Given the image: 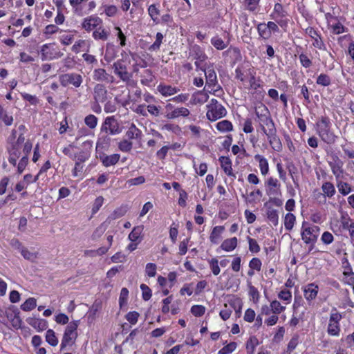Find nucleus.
I'll return each mask as SVG.
<instances>
[{
  "instance_id": "2eb2a0df",
  "label": "nucleus",
  "mask_w": 354,
  "mask_h": 354,
  "mask_svg": "<svg viewBox=\"0 0 354 354\" xmlns=\"http://www.w3.org/2000/svg\"><path fill=\"white\" fill-rule=\"evenodd\" d=\"M120 158V156L117 153L112 154L111 156L102 153L100 156V159L102 161L103 165L106 167L115 165L119 161Z\"/></svg>"
},
{
  "instance_id": "ddd939ff",
  "label": "nucleus",
  "mask_w": 354,
  "mask_h": 354,
  "mask_svg": "<svg viewBox=\"0 0 354 354\" xmlns=\"http://www.w3.org/2000/svg\"><path fill=\"white\" fill-rule=\"evenodd\" d=\"M27 323L35 328L36 330L43 331L48 327V322L44 319H37L36 317H28L26 319Z\"/></svg>"
},
{
  "instance_id": "dca6fc26",
  "label": "nucleus",
  "mask_w": 354,
  "mask_h": 354,
  "mask_svg": "<svg viewBox=\"0 0 354 354\" xmlns=\"http://www.w3.org/2000/svg\"><path fill=\"white\" fill-rule=\"evenodd\" d=\"M266 185L268 187L266 189L268 195H277L279 193V184L277 179L270 177L266 182Z\"/></svg>"
},
{
  "instance_id": "6ab92c4d",
  "label": "nucleus",
  "mask_w": 354,
  "mask_h": 354,
  "mask_svg": "<svg viewBox=\"0 0 354 354\" xmlns=\"http://www.w3.org/2000/svg\"><path fill=\"white\" fill-rule=\"evenodd\" d=\"M344 268L343 274L344 276V282L349 285H354V272H353L352 268L350 264H346L345 266H342Z\"/></svg>"
},
{
  "instance_id": "2f4dec72",
  "label": "nucleus",
  "mask_w": 354,
  "mask_h": 354,
  "mask_svg": "<svg viewBox=\"0 0 354 354\" xmlns=\"http://www.w3.org/2000/svg\"><path fill=\"white\" fill-rule=\"evenodd\" d=\"M144 226L143 225H138L136 227H134L132 231L129 234V239L132 242L136 241L138 240L140 234L143 232Z\"/></svg>"
},
{
  "instance_id": "412c9836",
  "label": "nucleus",
  "mask_w": 354,
  "mask_h": 354,
  "mask_svg": "<svg viewBox=\"0 0 354 354\" xmlns=\"http://www.w3.org/2000/svg\"><path fill=\"white\" fill-rule=\"evenodd\" d=\"M318 286L313 283L308 284L304 289V297L307 300L314 299L317 295Z\"/></svg>"
},
{
  "instance_id": "37998d69",
  "label": "nucleus",
  "mask_w": 354,
  "mask_h": 354,
  "mask_svg": "<svg viewBox=\"0 0 354 354\" xmlns=\"http://www.w3.org/2000/svg\"><path fill=\"white\" fill-rule=\"evenodd\" d=\"M162 39H163L162 34L160 33V32H158L156 34V41H155V42L153 44H151L149 46V50H150V51H156V50H159L160 46V45L162 44Z\"/></svg>"
},
{
  "instance_id": "bb28decb",
  "label": "nucleus",
  "mask_w": 354,
  "mask_h": 354,
  "mask_svg": "<svg viewBox=\"0 0 354 354\" xmlns=\"http://www.w3.org/2000/svg\"><path fill=\"white\" fill-rule=\"evenodd\" d=\"M224 229L223 226H216L213 228L209 236L210 241L212 243L216 244L218 242L221 234L223 232Z\"/></svg>"
},
{
  "instance_id": "a18cd8bd",
  "label": "nucleus",
  "mask_w": 354,
  "mask_h": 354,
  "mask_svg": "<svg viewBox=\"0 0 354 354\" xmlns=\"http://www.w3.org/2000/svg\"><path fill=\"white\" fill-rule=\"evenodd\" d=\"M317 84L327 86L330 84L331 80L330 77L326 74H321L318 76L316 81Z\"/></svg>"
},
{
  "instance_id": "b1692460",
  "label": "nucleus",
  "mask_w": 354,
  "mask_h": 354,
  "mask_svg": "<svg viewBox=\"0 0 354 354\" xmlns=\"http://www.w3.org/2000/svg\"><path fill=\"white\" fill-rule=\"evenodd\" d=\"M237 245V239L233 237L225 239L221 244V248L225 251L230 252L236 248Z\"/></svg>"
},
{
  "instance_id": "c03bdc74",
  "label": "nucleus",
  "mask_w": 354,
  "mask_h": 354,
  "mask_svg": "<svg viewBox=\"0 0 354 354\" xmlns=\"http://www.w3.org/2000/svg\"><path fill=\"white\" fill-rule=\"evenodd\" d=\"M339 192L344 196L348 194L351 192V187L348 183L340 181L337 184Z\"/></svg>"
},
{
  "instance_id": "680f3d73",
  "label": "nucleus",
  "mask_w": 354,
  "mask_h": 354,
  "mask_svg": "<svg viewBox=\"0 0 354 354\" xmlns=\"http://www.w3.org/2000/svg\"><path fill=\"white\" fill-rule=\"evenodd\" d=\"M156 265L155 263H149L146 266V273L149 277H155L156 274Z\"/></svg>"
},
{
  "instance_id": "c85d7f7f",
  "label": "nucleus",
  "mask_w": 354,
  "mask_h": 354,
  "mask_svg": "<svg viewBox=\"0 0 354 354\" xmlns=\"http://www.w3.org/2000/svg\"><path fill=\"white\" fill-rule=\"evenodd\" d=\"M109 75L104 68L95 69L93 71V79L96 81H108Z\"/></svg>"
},
{
  "instance_id": "338daca9",
  "label": "nucleus",
  "mask_w": 354,
  "mask_h": 354,
  "mask_svg": "<svg viewBox=\"0 0 354 354\" xmlns=\"http://www.w3.org/2000/svg\"><path fill=\"white\" fill-rule=\"evenodd\" d=\"M21 147H17V145H12L11 147L8 148L9 155L12 157L19 158L21 155Z\"/></svg>"
},
{
  "instance_id": "f704fd0d",
  "label": "nucleus",
  "mask_w": 354,
  "mask_h": 354,
  "mask_svg": "<svg viewBox=\"0 0 354 354\" xmlns=\"http://www.w3.org/2000/svg\"><path fill=\"white\" fill-rule=\"evenodd\" d=\"M46 341L52 346H55L58 344V339L55 336V333L52 329H48L46 334Z\"/></svg>"
},
{
  "instance_id": "4468645a",
  "label": "nucleus",
  "mask_w": 354,
  "mask_h": 354,
  "mask_svg": "<svg viewBox=\"0 0 354 354\" xmlns=\"http://www.w3.org/2000/svg\"><path fill=\"white\" fill-rule=\"evenodd\" d=\"M20 312L19 309L12 306V313H7V317L10 319L12 325L15 328H20L21 327L22 320L19 317Z\"/></svg>"
},
{
  "instance_id": "72a5a7b5",
  "label": "nucleus",
  "mask_w": 354,
  "mask_h": 354,
  "mask_svg": "<svg viewBox=\"0 0 354 354\" xmlns=\"http://www.w3.org/2000/svg\"><path fill=\"white\" fill-rule=\"evenodd\" d=\"M322 191L324 195L330 198L335 194V189L334 185L330 182H326L322 185Z\"/></svg>"
},
{
  "instance_id": "7c9ffc66",
  "label": "nucleus",
  "mask_w": 354,
  "mask_h": 354,
  "mask_svg": "<svg viewBox=\"0 0 354 354\" xmlns=\"http://www.w3.org/2000/svg\"><path fill=\"white\" fill-rule=\"evenodd\" d=\"M126 135L129 139H137L140 137L141 131L132 123L127 131Z\"/></svg>"
},
{
  "instance_id": "7ed1b4c3",
  "label": "nucleus",
  "mask_w": 354,
  "mask_h": 354,
  "mask_svg": "<svg viewBox=\"0 0 354 354\" xmlns=\"http://www.w3.org/2000/svg\"><path fill=\"white\" fill-rule=\"evenodd\" d=\"M79 321L71 322L66 327L62 339L60 350L63 351L67 346H72L75 344L77 337V327Z\"/></svg>"
},
{
  "instance_id": "1a4fd4ad",
  "label": "nucleus",
  "mask_w": 354,
  "mask_h": 354,
  "mask_svg": "<svg viewBox=\"0 0 354 354\" xmlns=\"http://www.w3.org/2000/svg\"><path fill=\"white\" fill-rule=\"evenodd\" d=\"M52 44H46L42 46L41 48V55L42 60L53 59L57 57H61L63 56V53L61 52H54L53 50H50Z\"/></svg>"
},
{
  "instance_id": "774afa93",
  "label": "nucleus",
  "mask_w": 354,
  "mask_h": 354,
  "mask_svg": "<svg viewBox=\"0 0 354 354\" xmlns=\"http://www.w3.org/2000/svg\"><path fill=\"white\" fill-rule=\"evenodd\" d=\"M28 158L27 156H24L20 160V161L18 164V167H17V170H18L19 174H21L24 171V170L25 169V167H26V165L28 164Z\"/></svg>"
},
{
  "instance_id": "cd10ccee",
  "label": "nucleus",
  "mask_w": 354,
  "mask_h": 354,
  "mask_svg": "<svg viewBox=\"0 0 354 354\" xmlns=\"http://www.w3.org/2000/svg\"><path fill=\"white\" fill-rule=\"evenodd\" d=\"M257 30L259 35L264 39H267L271 37L270 30L265 23H261L257 26Z\"/></svg>"
},
{
  "instance_id": "13d9d810",
  "label": "nucleus",
  "mask_w": 354,
  "mask_h": 354,
  "mask_svg": "<svg viewBox=\"0 0 354 354\" xmlns=\"http://www.w3.org/2000/svg\"><path fill=\"white\" fill-rule=\"evenodd\" d=\"M248 238V242H249V250L250 252L253 253H257L260 251V247L259 244L257 243V241L255 239H253L250 237Z\"/></svg>"
},
{
  "instance_id": "aec40b11",
  "label": "nucleus",
  "mask_w": 354,
  "mask_h": 354,
  "mask_svg": "<svg viewBox=\"0 0 354 354\" xmlns=\"http://www.w3.org/2000/svg\"><path fill=\"white\" fill-rule=\"evenodd\" d=\"M101 19L99 17H93L84 19L82 27L86 30H91L93 28H96L100 23Z\"/></svg>"
},
{
  "instance_id": "4c0bfd02",
  "label": "nucleus",
  "mask_w": 354,
  "mask_h": 354,
  "mask_svg": "<svg viewBox=\"0 0 354 354\" xmlns=\"http://www.w3.org/2000/svg\"><path fill=\"white\" fill-rule=\"evenodd\" d=\"M36 299L33 297H30L21 305V308L24 311H30L36 307Z\"/></svg>"
},
{
  "instance_id": "393cba45",
  "label": "nucleus",
  "mask_w": 354,
  "mask_h": 354,
  "mask_svg": "<svg viewBox=\"0 0 354 354\" xmlns=\"http://www.w3.org/2000/svg\"><path fill=\"white\" fill-rule=\"evenodd\" d=\"M255 160L259 162V168L262 175L266 176L269 170V165L268 160L262 156L257 154L254 156Z\"/></svg>"
},
{
  "instance_id": "a878e982",
  "label": "nucleus",
  "mask_w": 354,
  "mask_h": 354,
  "mask_svg": "<svg viewBox=\"0 0 354 354\" xmlns=\"http://www.w3.org/2000/svg\"><path fill=\"white\" fill-rule=\"evenodd\" d=\"M158 90L162 95L165 96L172 95L179 91V89H177L175 87L162 84L158 86Z\"/></svg>"
},
{
  "instance_id": "0eeeda50",
  "label": "nucleus",
  "mask_w": 354,
  "mask_h": 354,
  "mask_svg": "<svg viewBox=\"0 0 354 354\" xmlns=\"http://www.w3.org/2000/svg\"><path fill=\"white\" fill-rule=\"evenodd\" d=\"M101 131L106 133L109 131V133L113 135L120 132L119 124L114 116L108 117L105 119L102 124Z\"/></svg>"
},
{
  "instance_id": "9d476101",
  "label": "nucleus",
  "mask_w": 354,
  "mask_h": 354,
  "mask_svg": "<svg viewBox=\"0 0 354 354\" xmlns=\"http://www.w3.org/2000/svg\"><path fill=\"white\" fill-rule=\"evenodd\" d=\"M190 53L192 54V56H193V57L196 59V66L201 69V67H203L202 66V63L204 62L207 58L205 53L201 50L200 46L196 45L192 47Z\"/></svg>"
},
{
  "instance_id": "f257e3e1",
  "label": "nucleus",
  "mask_w": 354,
  "mask_h": 354,
  "mask_svg": "<svg viewBox=\"0 0 354 354\" xmlns=\"http://www.w3.org/2000/svg\"><path fill=\"white\" fill-rule=\"evenodd\" d=\"M317 131L321 139L328 145L334 144L337 136L330 131V120L327 117H322L317 123Z\"/></svg>"
},
{
  "instance_id": "39448f33",
  "label": "nucleus",
  "mask_w": 354,
  "mask_h": 354,
  "mask_svg": "<svg viewBox=\"0 0 354 354\" xmlns=\"http://www.w3.org/2000/svg\"><path fill=\"white\" fill-rule=\"evenodd\" d=\"M112 68L114 70L115 74L123 82H129L132 77V75L127 71V66L122 60L114 62Z\"/></svg>"
},
{
  "instance_id": "4be33fe9",
  "label": "nucleus",
  "mask_w": 354,
  "mask_h": 354,
  "mask_svg": "<svg viewBox=\"0 0 354 354\" xmlns=\"http://www.w3.org/2000/svg\"><path fill=\"white\" fill-rule=\"evenodd\" d=\"M127 209L128 207L127 205L121 206L117 208L113 212V213L111 215L108 216L106 222H108L109 223L111 221L123 216L127 213Z\"/></svg>"
},
{
  "instance_id": "69168bd1",
  "label": "nucleus",
  "mask_w": 354,
  "mask_h": 354,
  "mask_svg": "<svg viewBox=\"0 0 354 354\" xmlns=\"http://www.w3.org/2000/svg\"><path fill=\"white\" fill-rule=\"evenodd\" d=\"M249 266L251 269H254L257 271H259L261 267V261L259 258H253L250 261Z\"/></svg>"
},
{
  "instance_id": "3c124183",
  "label": "nucleus",
  "mask_w": 354,
  "mask_h": 354,
  "mask_svg": "<svg viewBox=\"0 0 354 354\" xmlns=\"http://www.w3.org/2000/svg\"><path fill=\"white\" fill-rule=\"evenodd\" d=\"M205 312V308L201 305H194L191 308V313L196 317L202 316Z\"/></svg>"
},
{
  "instance_id": "c9c22d12",
  "label": "nucleus",
  "mask_w": 354,
  "mask_h": 354,
  "mask_svg": "<svg viewBox=\"0 0 354 354\" xmlns=\"http://www.w3.org/2000/svg\"><path fill=\"white\" fill-rule=\"evenodd\" d=\"M296 218L292 213H288L285 216L284 225L287 230H291L294 226Z\"/></svg>"
},
{
  "instance_id": "052dcab7",
  "label": "nucleus",
  "mask_w": 354,
  "mask_h": 354,
  "mask_svg": "<svg viewBox=\"0 0 354 354\" xmlns=\"http://www.w3.org/2000/svg\"><path fill=\"white\" fill-rule=\"evenodd\" d=\"M140 289L142 290V298L145 301H148L151 297V289L145 284L140 285Z\"/></svg>"
},
{
  "instance_id": "de8ad7c7",
  "label": "nucleus",
  "mask_w": 354,
  "mask_h": 354,
  "mask_svg": "<svg viewBox=\"0 0 354 354\" xmlns=\"http://www.w3.org/2000/svg\"><path fill=\"white\" fill-rule=\"evenodd\" d=\"M148 12L152 20L156 22L158 19V17L160 15V10L155 4L149 6L148 8Z\"/></svg>"
},
{
  "instance_id": "6e6d98bb",
  "label": "nucleus",
  "mask_w": 354,
  "mask_h": 354,
  "mask_svg": "<svg viewBox=\"0 0 354 354\" xmlns=\"http://www.w3.org/2000/svg\"><path fill=\"white\" fill-rule=\"evenodd\" d=\"M93 35L96 39H102L104 41L107 39L108 32L104 29L100 30V28H99L93 32Z\"/></svg>"
},
{
  "instance_id": "f3484780",
  "label": "nucleus",
  "mask_w": 354,
  "mask_h": 354,
  "mask_svg": "<svg viewBox=\"0 0 354 354\" xmlns=\"http://www.w3.org/2000/svg\"><path fill=\"white\" fill-rule=\"evenodd\" d=\"M201 70L205 73L207 85L208 86H214L217 82V77L214 70L209 67L207 70L205 68L201 67Z\"/></svg>"
},
{
  "instance_id": "603ef678",
  "label": "nucleus",
  "mask_w": 354,
  "mask_h": 354,
  "mask_svg": "<svg viewBox=\"0 0 354 354\" xmlns=\"http://www.w3.org/2000/svg\"><path fill=\"white\" fill-rule=\"evenodd\" d=\"M339 327L337 323L330 322L328 326V333L330 335H338L339 333Z\"/></svg>"
},
{
  "instance_id": "a19ab883",
  "label": "nucleus",
  "mask_w": 354,
  "mask_h": 354,
  "mask_svg": "<svg viewBox=\"0 0 354 354\" xmlns=\"http://www.w3.org/2000/svg\"><path fill=\"white\" fill-rule=\"evenodd\" d=\"M267 217L274 225L278 224V214L276 209L269 208L267 212Z\"/></svg>"
},
{
  "instance_id": "49530a36",
  "label": "nucleus",
  "mask_w": 354,
  "mask_h": 354,
  "mask_svg": "<svg viewBox=\"0 0 354 354\" xmlns=\"http://www.w3.org/2000/svg\"><path fill=\"white\" fill-rule=\"evenodd\" d=\"M237 344L234 342H232L222 348L219 351L218 354H230L233 352L236 348Z\"/></svg>"
},
{
  "instance_id": "4d7b16f0",
  "label": "nucleus",
  "mask_w": 354,
  "mask_h": 354,
  "mask_svg": "<svg viewBox=\"0 0 354 354\" xmlns=\"http://www.w3.org/2000/svg\"><path fill=\"white\" fill-rule=\"evenodd\" d=\"M140 315L136 311L129 312L126 315L127 320L131 324H135L138 322Z\"/></svg>"
},
{
  "instance_id": "e433bc0d",
  "label": "nucleus",
  "mask_w": 354,
  "mask_h": 354,
  "mask_svg": "<svg viewBox=\"0 0 354 354\" xmlns=\"http://www.w3.org/2000/svg\"><path fill=\"white\" fill-rule=\"evenodd\" d=\"M259 344L258 339L253 336L251 337L247 342L246 349L248 354H253L255 346Z\"/></svg>"
},
{
  "instance_id": "79ce46f5",
  "label": "nucleus",
  "mask_w": 354,
  "mask_h": 354,
  "mask_svg": "<svg viewBox=\"0 0 354 354\" xmlns=\"http://www.w3.org/2000/svg\"><path fill=\"white\" fill-rule=\"evenodd\" d=\"M84 122L90 129H94L97 124V118L94 115L90 114L84 118Z\"/></svg>"
},
{
  "instance_id": "473e14b6",
  "label": "nucleus",
  "mask_w": 354,
  "mask_h": 354,
  "mask_svg": "<svg viewBox=\"0 0 354 354\" xmlns=\"http://www.w3.org/2000/svg\"><path fill=\"white\" fill-rule=\"evenodd\" d=\"M216 129L222 132L231 131L233 129V126L230 121L225 120L217 123Z\"/></svg>"
},
{
  "instance_id": "9b49d317",
  "label": "nucleus",
  "mask_w": 354,
  "mask_h": 354,
  "mask_svg": "<svg viewBox=\"0 0 354 354\" xmlns=\"http://www.w3.org/2000/svg\"><path fill=\"white\" fill-rule=\"evenodd\" d=\"M93 97L96 102H104L107 99V90L102 84H97L93 88Z\"/></svg>"
},
{
  "instance_id": "e2e57ef3",
  "label": "nucleus",
  "mask_w": 354,
  "mask_h": 354,
  "mask_svg": "<svg viewBox=\"0 0 354 354\" xmlns=\"http://www.w3.org/2000/svg\"><path fill=\"white\" fill-rule=\"evenodd\" d=\"M354 222H352L349 217L342 216L341 217V225L344 230H348L353 225Z\"/></svg>"
},
{
  "instance_id": "f03ea898",
  "label": "nucleus",
  "mask_w": 354,
  "mask_h": 354,
  "mask_svg": "<svg viewBox=\"0 0 354 354\" xmlns=\"http://www.w3.org/2000/svg\"><path fill=\"white\" fill-rule=\"evenodd\" d=\"M259 109H261V113L257 109L255 113L258 118L260 128L263 133L266 135V133H269L277 130L268 108L266 106H262L259 107Z\"/></svg>"
},
{
  "instance_id": "8fccbe9b",
  "label": "nucleus",
  "mask_w": 354,
  "mask_h": 354,
  "mask_svg": "<svg viewBox=\"0 0 354 354\" xmlns=\"http://www.w3.org/2000/svg\"><path fill=\"white\" fill-rule=\"evenodd\" d=\"M209 267L214 275H218L220 273V268L218 266V261L216 258H213L209 261Z\"/></svg>"
},
{
  "instance_id": "6e6552de",
  "label": "nucleus",
  "mask_w": 354,
  "mask_h": 354,
  "mask_svg": "<svg viewBox=\"0 0 354 354\" xmlns=\"http://www.w3.org/2000/svg\"><path fill=\"white\" fill-rule=\"evenodd\" d=\"M227 113L226 109L223 105L219 104L216 106H212L207 113V118L212 121H215L218 118L224 117Z\"/></svg>"
},
{
  "instance_id": "5fc2aeb1",
  "label": "nucleus",
  "mask_w": 354,
  "mask_h": 354,
  "mask_svg": "<svg viewBox=\"0 0 354 354\" xmlns=\"http://www.w3.org/2000/svg\"><path fill=\"white\" fill-rule=\"evenodd\" d=\"M270 307L272 308V312L274 314H279L285 309V307L282 306L280 302L277 300H274L271 303Z\"/></svg>"
},
{
  "instance_id": "ea45409f",
  "label": "nucleus",
  "mask_w": 354,
  "mask_h": 354,
  "mask_svg": "<svg viewBox=\"0 0 354 354\" xmlns=\"http://www.w3.org/2000/svg\"><path fill=\"white\" fill-rule=\"evenodd\" d=\"M106 221L102 223L100 226H98L94 232L92 234V239L93 240H96L102 236V235L104 233L106 230L107 225H106Z\"/></svg>"
},
{
  "instance_id": "864d4df0",
  "label": "nucleus",
  "mask_w": 354,
  "mask_h": 354,
  "mask_svg": "<svg viewBox=\"0 0 354 354\" xmlns=\"http://www.w3.org/2000/svg\"><path fill=\"white\" fill-rule=\"evenodd\" d=\"M133 143L127 140H124L119 143V149L124 152H129L131 150Z\"/></svg>"
},
{
  "instance_id": "0e129e2a",
  "label": "nucleus",
  "mask_w": 354,
  "mask_h": 354,
  "mask_svg": "<svg viewBox=\"0 0 354 354\" xmlns=\"http://www.w3.org/2000/svg\"><path fill=\"white\" fill-rule=\"evenodd\" d=\"M145 182V178L144 176H140L137 178L129 179L127 181V184L129 186L132 185H138L144 183Z\"/></svg>"
},
{
  "instance_id": "f8f14e48",
  "label": "nucleus",
  "mask_w": 354,
  "mask_h": 354,
  "mask_svg": "<svg viewBox=\"0 0 354 354\" xmlns=\"http://www.w3.org/2000/svg\"><path fill=\"white\" fill-rule=\"evenodd\" d=\"M268 139L269 140V143L271 145L272 148L276 151H280L282 149V144L281 142L277 135V130L270 132L269 133L266 134Z\"/></svg>"
},
{
  "instance_id": "c756f323",
  "label": "nucleus",
  "mask_w": 354,
  "mask_h": 354,
  "mask_svg": "<svg viewBox=\"0 0 354 354\" xmlns=\"http://www.w3.org/2000/svg\"><path fill=\"white\" fill-rule=\"evenodd\" d=\"M21 254L23 257L28 260L31 262H35L36 259L38 258V252H31L26 248H21V250L20 251Z\"/></svg>"
},
{
  "instance_id": "bf43d9fd",
  "label": "nucleus",
  "mask_w": 354,
  "mask_h": 354,
  "mask_svg": "<svg viewBox=\"0 0 354 354\" xmlns=\"http://www.w3.org/2000/svg\"><path fill=\"white\" fill-rule=\"evenodd\" d=\"M128 295H129L128 289L126 288H122L120 295V299H119V303H120V307H122L124 304H127Z\"/></svg>"
},
{
  "instance_id": "5701e85b",
  "label": "nucleus",
  "mask_w": 354,
  "mask_h": 354,
  "mask_svg": "<svg viewBox=\"0 0 354 354\" xmlns=\"http://www.w3.org/2000/svg\"><path fill=\"white\" fill-rule=\"evenodd\" d=\"M189 114V111L185 107L177 108L172 111L171 113L167 114L166 117L168 119H174L179 116L187 117Z\"/></svg>"
},
{
  "instance_id": "a211bd4d",
  "label": "nucleus",
  "mask_w": 354,
  "mask_h": 354,
  "mask_svg": "<svg viewBox=\"0 0 354 354\" xmlns=\"http://www.w3.org/2000/svg\"><path fill=\"white\" fill-rule=\"evenodd\" d=\"M219 162H221V168L225 174L229 176H234L232 172V161L230 158L226 156H221L219 158Z\"/></svg>"
},
{
  "instance_id": "58836bf2",
  "label": "nucleus",
  "mask_w": 354,
  "mask_h": 354,
  "mask_svg": "<svg viewBox=\"0 0 354 354\" xmlns=\"http://www.w3.org/2000/svg\"><path fill=\"white\" fill-rule=\"evenodd\" d=\"M0 118L2 120V121L4 122V124L7 126L11 125L13 122L12 116L9 115L1 105H0Z\"/></svg>"
},
{
  "instance_id": "20e7f679",
  "label": "nucleus",
  "mask_w": 354,
  "mask_h": 354,
  "mask_svg": "<svg viewBox=\"0 0 354 354\" xmlns=\"http://www.w3.org/2000/svg\"><path fill=\"white\" fill-rule=\"evenodd\" d=\"M306 222H304L302 225L303 231L301 232L302 239L307 244H314L318 236L319 227L317 226H313L311 227H308L304 228Z\"/></svg>"
},
{
  "instance_id": "09e8293b",
  "label": "nucleus",
  "mask_w": 354,
  "mask_h": 354,
  "mask_svg": "<svg viewBox=\"0 0 354 354\" xmlns=\"http://www.w3.org/2000/svg\"><path fill=\"white\" fill-rule=\"evenodd\" d=\"M211 43L218 50H223L227 47L223 40L218 37H213Z\"/></svg>"
},
{
  "instance_id": "423d86ee",
  "label": "nucleus",
  "mask_w": 354,
  "mask_h": 354,
  "mask_svg": "<svg viewBox=\"0 0 354 354\" xmlns=\"http://www.w3.org/2000/svg\"><path fill=\"white\" fill-rule=\"evenodd\" d=\"M59 81L63 86H66L68 84L75 87H80L82 82V77L80 75L76 73H67L62 75L59 77Z\"/></svg>"
}]
</instances>
